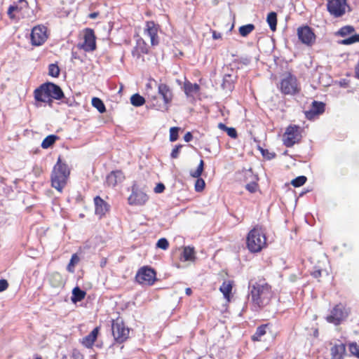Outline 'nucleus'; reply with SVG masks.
Returning <instances> with one entry per match:
<instances>
[{"label":"nucleus","instance_id":"nucleus-10","mask_svg":"<svg viewBox=\"0 0 359 359\" xmlns=\"http://www.w3.org/2000/svg\"><path fill=\"white\" fill-rule=\"evenodd\" d=\"M47 29L43 25L35 26L30 34V41L32 46H41L47 39Z\"/></svg>","mask_w":359,"mask_h":359},{"label":"nucleus","instance_id":"nucleus-2","mask_svg":"<svg viewBox=\"0 0 359 359\" xmlns=\"http://www.w3.org/2000/svg\"><path fill=\"white\" fill-rule=\"evenodd\" d=\"M69 175V170L67 165L65 163H62L61 158L59 157L56 164L53 167L51 175L53 187L61 191L66 184Z\"/></svg>","mask_w":359,"mask_h":359},{"label":"nucleus","instance_id":"nucleus-48","mask_svg":"<svg viewBox=\"0 0 359 359\" xmlns=\"http://www.w3.org/2000/svg\"><path fill=\"white\" fill-rule=\"evenodd\" d=\"M182 147V144H177L173 148L170 154V156L172 158H177L179 156V154L180 152V149Z\"/></svg>","mask_w":359,"mask_h":359},{"label":"nucleus","instance_id":"nucleus-41","mask_svg":"<svg viewBox=\"0 0 359 359\" xmlns=\"http://www.w3.org/2000/svg\"><path fill=\"white\" fill-rule=\"evenodd\" d=\"M180 130V128L178 127H172L170 129V141L175 142L178 139V133Z\"/></svg>","mask_w":359,"mask_h":359},{"label":"nucleus","instance_id":"nucleus-1","mask_svg":"<svg viewBox=\"0 0 359 359\" xmlns=\"http://www.w3.org/2000/svg\"><path fill=\"white\" fill-rule=\"evenodd\" d=\"M248 301L255 309H258L268 305L272 297L271 286L264 281L250 280L248 285Z\"/></svg>","mask_w":359,"mask_h":359},{"label":"nucleus","instance_id":"nucleus-37","mask_svg":"<svg viewBox=\"0 0 359 359\" xmlns=\"http://www.w3.org/2000/svg\"><path fill=\"white\" fill-rule=\"evenodd\" d=\"M220 291L224 294V297L226 299H229L232 290V286L230 283H223V284L220 286Z\"/></svg>","mask_w":359,"mask_h":359},{"label":"nucleus","instance_id":"nucleus-4","mask_svg":"<svg viewBox=\"0 0 359 359\" xmlns=\"http://www.w3.org/2000/svg\"><path fill=\"white\" fill-rule=\"evenodd\" d=\"M34 99L36 100H43L42 95H46L54 100H61L64 97V93L62 88L57 84L52 82H46L35 89Z\"/></svg>","mask_w":359,"mask_h":359},{"label":"nucleus","instance_id":"nucleus-51","mask_svg":"<svg viewBox=\"0 0 359 359\" xmlns=\"http://www.w3.org/2000/svg\"><path fill=\"white\" fill-rule=\"evenodd\" d=\"M8 287V281L5 279L0 280V292L6 290Z\"/></svg>","mask_w":359,"mask_h":359},{"label":"nucleus","instance_id":"nucleus-46","mask_svg":"<svg viewBox=\"0 0 359 359\" xmlns=\"http://www.w3.org/2000/svg\"><path fill=\"white\" fill-rule=\"evenodd\" d=\"M260 151L262 156L268 160L273 158L276 156L274 153L269 152L267 149H264L262 148H260Z\"/></svg>","mask_w":359,"mask_h":359},{"label":"nucleus","instance_id":"nucleus-23","mask_svg":"<svg viewBox=\"0 0 359 359\" xmlns=\"http://www.w3.org/2000/svg\"><path fill=\"white\" fill-rule=\"evenodd\" d=\"M147 53V44L144 41H137V45L132 50V55L137 59L140 58L142 54Z\"/></svg>","mask_w":359,"mask_h":359},{"label":"nucleus","instance_id":"nucleus-20","mask_svg":"<svg viewBox=\"0 0 359 359\" xmlns=\"http://www.w3.org/2000/svg\"><path fill=\"white\" fill-rule=\"evenodd\" d=\"M330 351L332 359H343L346 353V346L343 343L335 344Z\"/></svg>","mask_w":359,"mask_h":359},{"label":"nucleus","instance_id":"nucleus-11","mask_svg":"<svg viewBox=\"0 0 359 359\" xmlns=\"http://www.w3.org/2000/svg\"><path fill=\"white\" fill-rule=\"evenodd\" d=\"M346 0H328L327 8L335 18L341 17L346 12Z\"/></svg>","mask_w":359,"mask_h":359},{"label":"nucleus","instance_id":"nucleus-8","mask_svg":"<svg viewBox=\"0 0 359 359\" xmlns=\"http://www.w3.org/2000/svg\"><path fill=\"white\" fill-rule=\"evenodd\" d=\"M348 313L342 304H339L330 311V315L326 317V320L334 325H339L348 316Z\"/></svg>","mask_w":359,"mask_h":359},{"label":"nucleus","instance_id":"nucleus-44","mask_svg":"<svg viewBox=\"0 0 359 359\" xmlns=\"http://www.w3.org/2000/svg\"><path fill=\"white\" fill-rule=\"evenodd\" d=\"M168 246L169 243L168 240L165 238H160L156 243V247L162 250L168 249Z\"/></svg>","mask_w":359,"mask_h":359},{"label":"nucleus","instance_id":"nucleus-52","mask_svg":"<svg viewBox=\"0 0 359 359\" xmlns=\"http://www.w3.org/2000/svg\"><path fill=\"white\" fill-rule=\"evenodd\" d=\"M42 99L44 100H37V101L41 102H45V103H47L49 106H52L53 100H54L53 98L48 97V96L42 95Z\"/></svg>","mask_w":359,"mask_h":359},{"label":"nucleus","instance_id":"nucleus-34","mask_svg":"<svg viewBox=\"0 0 359 359\" xmlns=\"http://www.w3.org/2000/svg\"><path fill=\"white\" fill-rule=\"evenodd\" d=\"M194 249L189 246L185 247L182 252V256L185 261L192 260L194 258Z\"/></svg>","mask_w":359,"mask_h":359},{"label":"nucleus","instance_id":"nucleus-38","mask_svg":"<svg viewBox=\"0 0 359 359\" xmlns=\"http://www.w3.org/2000/svg\"><path fill=\"white\" fill-rule=\"evenodd\" d=\"M79 262V257L76 254H74L67 266V270L70 273L74 272V266Z\"/></svg>","mask_w":359,"mask_h":359},{"label":"nucleus","instance_id":"nucleus-19","mask_svg":"<svg viewBox=\"0 0 359 359\" xmlns=\"http://www.w3.org/2000/svg\"><path fill=\"white\" fill-rule=\"evenodd\" d=\"M145 32L150 37L151 44L153 46L156 45L158 41L156 39V37L157 36L158 27L154 22L149 21L147 22V28L145 29Z\"/></svg>","mask_w":359,"mask_h":359},{"label":"nucleus","instance_id":"nucleus-15","mask_svg":"<svg viewBox=\"0 0 359 359\" xmlns=\"http://www.w3.org/2000/svg\"><path fill=\"white\" fill-rule=\"evenodd\" d=\"M158 94L163 100V104L156 106L158 110L167 111L168 109V104L172 99V93L170 88L165 83H161L158 88Z\"/></svg>","mask_w":359,"mask_h":359},{"label":"nucleus","instance_id":"nucleus-49","mask_svg":"<svg viewBox=\"0 0 359 359\" xmlns=\"http://www.w3.org/2000/svg\"><path fill=\"white\" fill-rule=\"evenodd\" d=\"M227 135L231 137V138H236L237 137V132L236 130L234 128H227L226 130Z\"/></svg>","mask_w":359,"mask_h":359},{"label":"nucleus","instance_id":"nucleus-45","mask_svg":"<svg viewBox=\"0 0 359 359\" xmlns=\"http://www.w3.org/2000/svg\"><path fill=\"white\" fill-rule=\"evenodd\" d=\"M257 183L252 181L245 185V189L250 193H255L257 191Z\"/></svg>","mask_w":359,"mask_h":359},{"label":"nucleus","instance_id":"nucleus-36","mask_svg":"<svg viewBox=\"0 0 359 359\" xmlns=\"http://www.w3.org/2000/svg\"><path fill=\"white\" fill-rule=\"evenodd\" d=\"M359 42V34H355L346 39L340 41L339 43L342 45H351Z\"/></svg>","mask_w":359,"mask_h":359},{"label":"nucleus","instance_id":"nucleus-12","mask_svg":"<svg viewBox=\"0 0 359 359\" xmlns=\"http://www.w3.org/2000/svg\"><path fill=\"white\" fill-rule=\"evenodd\" d=\"M128 200L130 205H142L147 201L148 196L139 189L136 183H134L132 187V193Z\"/></svg>","mask_w":359,"mask_h":359},{"label":"nucleus","instance_id":"nucleus-58","mask_svg":"<svg viewBox=\"0 0 359 359\" xmlns=\"http://www.w3.org/2000/svg\"><path fill=\"white\" fill-rule=\"evenodd\" d=\"M99 15V13L93 12L89 14L88 17L90 19H95Z\"/></svg>","mask_w":359,"mask_h":359},{"label":"nucleus","instance_id":"nucleus-33","mask_svg":"<svg viewBox=\"0 0 359 359\" xmlns=\"http://www.w3.org/2000/svg\"><path fill=\"white\" fill-rule=\"evenodd\" d=\"M60 69L56 63H52L48 65V75L57 78L60 76Z\"/></svg>","mask_w":359,"mask_h":359},{"label":"nucleus","instance_id":"nucleus-27","mask_svg":"<svg viewBox=\"0 0 359 359\" xmlns=\"http://www.w3.org/2000/svg\"><path fill=\"white\" fill-rule=\"evenodd\" d=\"M58 139L59 137L55 135H49L42 141L41 147L43 149H48L52 147Z\"/></svg>","mask_w":359,"mask_h":359},{"label":"nucleus","instance_id":"nucleus-50","mask_svg":"<svg viewBox=\"0 0 359 359\" xmlns=\"http://www.w3.org/2000/svg\"><path fill=\"white\" fill-rule=\"evenodd\" d=\"M62 99H63L62 102L70 107L73 106L74 103L75 102V100L74 97H66L64 95V97H62Z\"/></svg>","mask_w":359,"mask_h":359},{"label":"nucleus","instance_id":"nucleus-56","mask_svg":"<svg viewBox=\"0 0 359 359\" xmlns=\"http://www.w3.org/2000/svg\"><path fill=\"white\" fill-rule=\"evenodd\" d=\"M222 37V34L220 33H218L215 31L212 32V38L214 39H219Z\"/></svg>","mask_w":359,"mask_h":359},{"label":"nucleus","instance_id":"nucleus-60","mask_svg":"<svg viewBox=\"0 0 359 359\" xmlns=\"http://www.w3.org/2000/svg\"><path fill=\"white\" fill-rule=\"evenodd\" d=\"M250 60L249 58H247V57L242 58V62L245 65H248L250 63Z\"/></svg>","mask_w":359,"mask_h":359},{"label":"nucleus","instance_id":"nucleus-13","mask_svg":"<svg viewBox=\"0 0 359 359\" xmlns=\"http://www.w3.org/2000/svg\"><path fill=\"white\" fill-rule=\"evenodd\" d=\"M297 36L302 43L309 46H312L316 41V35L313 29L307 25L297 29Z\"/></svg>","mask_w":359,"mask_h":359},{"label":"nucleus","instance_id":"nucleus-21","mask_svg":"<svg viewBox=\"0 0 359 359\" xmlns=\"http://www.w3.org/2000/svg\"><path fill=\"white\" fill-rule=\"evenodd\" d=\"M99 333V327H95L87 336L83 338L82 344L86 348H91Z\"/></svg>","mask_w":359,"mask_h":359},{"label":"nucleus","instance_id":"nucleus-16","mask_svg":"<svg viewBox=\"0 0 359 359\" xmlns=\"http://www.w3.org/2000/svg\"><path fill=\"white\" fill-rule=\"evenodd\" d=\"M325 109V104L323 102L314 100L312 102L311 109L305 111V116L307 119H313L316 116L322 114Z\"/></svg>","mask_w":359,"mask_h":359},{"label":"nucleus","instance_id":"nucleus-32","mask_svg":"<svg viewBox=\"0 0 359 359\" xmlns=\"http://www.w3.org/2000/svg\"><path fill=\"white\" fill-rule=\"evenodd\" d=\"M255 27L253 24H247L245 25H242L239 27V34L242 36H247L250 33H251Z\"/></svg>","mask_w":359,"mask_h":359},{"label":"nucleus","instance_id":"nucleus-47","mask_svg":"<svg viewBox=\"0 0 359 359\" xmlns=\"http://www.w3.org/2000/svg\"><path fill=\"white\" fill-rule=\"evenodd\" d=\"M19 7L17 4L11 5L8 9L7 14L10 18L13 19L15 18L13 14L14 11H19Z\"/></svg>","mask_w":359,"mask_h":359},{"label":"nucleus","instance_id":"nucleus-5","mask_svg":"<svg viewBox=\"0 0 359 359\" xmlns=\"http://www.w3.org/2000/svg\"><path fill=\"white\" fill-rule=\"evenodd\" d=\"M111 330L114 340L117 343H123L128 338L130 330L121 318L112 320Z\"/></svg>","mask_w":359,"mask_h":359},{"label":"nucleus","instance_id":"nucleus-57","mask_svg":"<svg viewBox=\"0 0 359 359\" xmlns=\"http://www.w3.org/2000/svg\"><path fill=\"white\" fill-rule=\"evenodd\" d=\"M218 128L224 131H226L228 127L224 123H219L218 124Z\"/></svg>","mask_w":359,"mask_h":359},{"label":"nucleus","instance_id":"nucleus-42","mask_svg":"<svg viewBox=\"0 0 359 359\" xmlns=\"http://www.w3.org/2000/svg\"><path fill=\"white\" fill-rule=\"evenodd\" d=\"M349 351L351 355L359 358V346L355 342H353L349 344Z\"/></svg>","mask_w":359,"mask_h":359},{"label":"nucleus","instance_id":"nucleus-3","mask_svg":"<svg viewBox=\"0 0 359 359\" xmlns=\"http://www.w3.org/2000/svg\"><path fill=\"white\" fill-rule=\"evenodd\" d=\"M266 236L262 228L255 226L248 234L246 244L251 252H259L266 245Z\"/></svg>","mask_w":359,"mask_h":359},{"label":"nucleus","instance_id":"nucleus-29","mask_svg":"<svg viewBox=\"0 0 359 359\" xmlns=\"http://www.w3.org/2000/svg\"><path fill=\"white\" fill-rule=\"evenodd\" d=\"M267 325H262L257 328L255 333L252 336V341H260L262 336L266 332Z\"/></svg>","mask_w":359,"mask_h":359},{"label":"nucleus","instance_id":"nucleus-31","mask_svg":"<svg viewBox=\"0 0 359 359\" xmlns=\"http://www.w3.org/2000/svg\"><path fill=\"white\" fill-rule=\"evenodd\" d=\"M92 105L97 109L100 113H104L106 111L105 105L103 101L99 97H93L92 99Z\"/></svg>","mask_w":359,"mask_h":359},{"label":"nucleus","instance_id":"nucleus-64","mask_svg":"<svg viewBox=\"0 0 359 359\" xmlns=\"http://www.w3.org/2000/svg\"><path fill=\"white\" fill-rule=\"evenodd\" d=\"M19 2L27 4V1L25 0H19Z\"/></svg>","mask_w":359,"mask_h":359},{"label":"nucleus","instance_id":"nucleus-6","mask_svg":"<svg viewBox=\"0 0 359 359\" xmlns=\"http://www.w3.org/2000/svg\"><path fill=\"white\" fill-rule=\"evenodd\" d=\"M280 88L285 95H295L300 90L296 76L290 73L281 80Z\"/></svg>","mask_w":359,"mask_h":359},{"label":"nucleus","instance_id":"nucleus-26","mask_svg":"<svg viewBox=\"0 0 359 359\" xmlns=\"http://www.w3.org/2000/svg\"><path fill=\"white\" fill-rule=\"evenodd\" d=\"M86 292L81 290L79 287H75L72 290L71 300L73 303H76L85 298Z\"/></svg>","mask_w":359,"mask_h":359},{"label":"nucleus","instance_id":"nucleus-62","mask_svg":"<svg viewBox=\"0 0 359 359\" xmlns=\"http://www.w3.org/2000/svg\"><path fill=\"white\" fill-rule=\"evenodd\" d=\"M250 175H252V171L251 168L245 171V176Z\"/></svg>","mask_w":359,"mask_h":359},{"label":"nucleus","instance_id":"nucleus-24","mask_svg":"<svg viewBox=\"0 0 359 359\" xmlns=\"http://www.w3.org/2000/svg\"><path fill=\"white\" fill-rule=\"evenodd\" d=\"M236 79V76H232L230 74H225L223 77L222 88L226 91L231 92L234 88V81Z\"/></svg>","mask_w":359,"mask_h":359},{"label":"nucleus","instance_id":"nucleus-22","mask_svg":"<svg viewBox=\"0 0 359 359\" xmlns=\"http://www.w3.org/2000/svg\"><path fill=\"white\" fill-rule=\"evenodd\" d=\"M49 282L52 287L56 288L63 287L65 284L62 276L58 272H54L50 275Z\"/></svg>","mask_w":359,"mask_h":359},{"label":"nucleus","instance_id":"nucleus-7","mask_svg":"<svg viewBox=\"0 0 359 359\" xmlns=\"http://www.w3.org/2000/svg\"><path fill=\"white\" fill-rule=\"evenodd\" d=\"M301 128L299 126L294 125L289 126L283 135V143L287 147H291L294 144L301 141Z\"/></svg>","mask_w":359,"mask_h":359},{"label":"nucleus","instance_id":"nucleus-30","mask_svg":"<svg viewBox=\"0 0 359 359\" xmlns=\"http://www.w3.org/2000/svg\"><path fill=\"white\" fill-rule=\"evenodd\" d=\"M130 103L135 107H141L145 103V99L140 94L135 93L131 96Z\"/></svg>","mask_w":359,"mask_h":359},{"label":"nucleus","instance_id":"nucleus-14","mask_svg":"<svg viewBox=\"0 0 359 359\" xmlns=\"http://www.w3.org/2000/svg\"><path fill=\"white\" fill-rule=\"evenodd\" d=\"M94 31L92 29L86 28L84 32L83 42L79 44V47L86 52H91L96 48V41Z\"/></svg>","mask_w":359,"mask_h":359},{"label":"nucleus","instance_id":"nucleus-28","mask_svg":"<svg viewBox=\"0 0 359 359\" xmlns=\"http://www.w3.org/2000/svg\"><path fill=\"white\" fill-rule=\"evenodd\" d=\"M266 21L271 31H276L277 26V13L276 12H270L267 15Z\"/></svg>","mask_w":359,"mask_h":359},{"label":"nucleus","instance_id":"nucleus-55","mask_svg":"<svg viewBox=\"0 0 359 359\" xmlns=\"http://www.w3.org/2000/svg\"><path fill=\"white\" fill-rule=\"evenodd\" d=\"M321 270H316L312 273V276L317 278L321 276Z\"/></svg>","mask_w":359,"mask_h":359},{"label":"nucleus","instance_id":"nucleus-63","mask_svg":"<svg viewBox=\"0 0 359 359\" xmlns=\"http://www.w3.org/2000/svg\"><path fill=\"white\" fill-rule=\"evenodd\" d=\"M72 58H74V59H76V58H77L76 53H75V52H72Z\"/></svg>","mask_w":359,"mask_h":359},{"label":"nucleus","instance_id":"nucleus-59","mask_svg":"<svg viewBox=\"0 0 359 359\" xmlns=\"http://www.w3.org/2000/svg\"><path fill=\"white\" fill-rule=\"evenodd\" d=\"M355 77L359 79V65H358L355 69Z\"/></svg>","mask_w":359,"mask_h":359},{"label":"nucleus","instance_id":"nucleus-17","mask_svg":"<svg viewBox=\"0 0 359 359\" xmlns=\"http://www.w3.org/2000/svg\"><path fill=\"white\" fill-rule=\"evenodd\" d=\"M124 178L125 176L122 171L115 170L107 175L106 182L109 186L115 187L117 184L121 182Z\"/></svg>","mask_w":359,"mask_h":359},{"label":"nucleus","instance_id":"nucleus-43","mask_svg":"<svg viewBox=\"0 0 359 359\" xmlns=\"http://www.w3.org/2000/svg\"><path fill=\"white\" fill-rule=\"evenodd\" d=\"M205 185V181L199 177L197 178L195 183V190L197 192L202 191L204 189Z\"/></svg>","mask_w":359,"mask_h":359},{"label":"nucleus","instance_id":"nucleus-40","mask_svg":"<svg viewBox=\"0 0 359 359\" xmlns=\"http://www.w3.org/2000/svg\"><path fill=\"white\" fill-rule=\"evenodd\" d=\"M306 180H307V178L305 176L302 175V176L297 177L296 178L292 180L291 182V184L294 187H299L304 185L306 183Z\"/></svg>","mask_w":359,"mask_h":359},{"label":"nucleus","instance_id":"nucleus-61","mask_svg":"<svg viewBox=\"0 0 359 359\" xmlns=\"http://www.w3.org/2000/svg\"><path fill=\"white\" fill-rule=\"evenodd\" d=\"M185 293H186V294H187V295H191V293H192V290H191V288H189V287L186 288V290H185Z\"/></svg>","mask_w":359,"mask_h":359},{"label":"nucleus","instance_id":"nucleus-25","mask_svg":"<svg viewBox=\"0 0 359 359\" xmlns=\"http://www.w3.org/2000/svg\"><path fill=\"white\" fill-rule=\"evenodd\" d=\"M200 90V86L197 83H192L190 81H185L184 83V91L187 97L193 96Z\"/></svg>","mask_w":359,"mask_h":359},{"label":"nucleus","instance_id":"nucleus-18","mask_svg":"<svg viewBox=\"0 0 359 359\" xmlns=\"http://www.w3.org/2000/svg\"><path fill=\"white\" fill-rule=\"evenodd\" d=\"M95 206V214L100 217L106 214L109 210V205L100 196H97L94 198Z\"/></svg>","mask_w":359,"mask_h":359},{"label":"nucleus","instance_id":"nucleus-53","mask_svg":"<svg viewBox=\"0 0 359 359\" xmlns=\"http://www.w3.org/2000/svg\"><path fill=\"white\" fill-rule=\"evenodd\" d=\"M165 185L163 183H158L154 188V191L158 194L162 193L165 190Z\"/></svg>","mask_w":359,"mask_h":359},{"label":"nucleus","instance_id":"nucleus-54","mask_svg":"<svg viewBox=\"0 0 359 359\" xmlns=\"http://www.w3.org/2000/svg\"><path fill=\"white\" fill-rule=\"evenodd\" d=\"M192 138H193V135H192L191 133H190V132H187L184 136V140L187 142H190L192 140Z\"/></svg>","mask_w":359,"mask_h":359},{"label":"nucleus","instance_id":"nucleus-35","mask_svg":"<svg viewBox=\"0 0 359 359\" xmlns=\"http://www.w3.org/2000/svg\"><path fill=\"white\" fill-rule=\"evenodd\" d=\"M355 31V29L353 26L346 25L342 27L337 33V35L341 36L342 37L346 36L348 34H352Z\"/></svg>","mask_w":359,"mask_h":359},{"label":"nucleus","instance_id":"nucleus-9","mask_svg":"<svg viewBox=\"0 0 359 359\" xmlns=\"http://www.w3.org/2000/svg\"><path fill=\"white\" fill-rule=\"evenodd\" d=\"M135 278L140 284L151 285L156 280V272L151 267L144 266L138 271Z\"/></svg>","mask_w":359,"mask_h":359},{"label":"nucleus","instance_id":"nucleus-39","mask_svg":"<svg viewBox=\"0 0 359 359\" xmlns=\"http://www.w3.org/2000/svg\"><path fill=\"white\" fill-rule=\"evenodd\" d=\"M203 170H204V162L203 160H201L199 165L197 167V169L194 172L191 171L190 175L192 177L198 178V177H201Z\"/></svg>","mask_w":359,"mask_h":359}]
</instances>
